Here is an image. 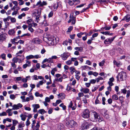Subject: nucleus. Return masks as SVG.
Masks as SVG:
<instances>
[{"label": "nucleus", "mask_w": 130, "mask_h": 130, "mask_svg": "<svg viewBox=\"0 0 130 130\" xmlns=\"http://www.w3.org/2000/svg\"><path fill=\"white\" fill-rule=\"evenodd\" d=\"M127 77L126 73L123 71L119 73L116 77L118 81H120L119 78L120 79L121 81L125 80Z\"/></svg>", "instance_id": "nucleus-1"}, {"label": "nucleus", "mask_w": 130, "mask_h": 130, "mask_svg": "<svg viewBox=\"0 0 130 130\" xmlns=\"http://www.w3.org/2000/svg\"><path fill=\"white\" fill-rule=\"evenodd\" d=\"M41 12L39 11V10L37 9H35L33 11L32 13V17L35 18L36 21L37 22L39 20V18L40 17V14Z\"/></svg>", "instance_id": "nucleus-2"}, {"label": "nucleus", "mask_w": 130, "mask_h": 130, "mask_svg": "<svg viewBox=\"0 0 130 130\" xmlns=\"http://www.w3.org/2000/svg\"><path fill=\"white\" fill-rule=\"evenodd\" d=\"M90 113L88 109H86L81 113V116L83 118L87 119L89 117Z\"/></svg>", "instance_id": "nucleus-3"}, {"label": "nucleus", "mask_w": 130, "mask_h": 130, "mask_svg": "<svg viewBox=\"0 0 130 130\" xmlns=\"http://www.w3.org/2000/svg\"><path fill=\"white\" fill-rule=\"evenodd\" d=\"M116 37V36H115L111 38L107 39L104 41V43L106 44H110L115 38Z\"/></svg>", "instance_id": "nucleus-4"}, {"label": "nucleus", "mask_w": 130, "mask_h": 130, "mask_svg": "<svg viewBox=\"0 0 130 130\" xmlns=\"http://www.w3.org/2000/svg\"><path fill=\"white\" fill-rule=\"evenodd\" d=\"M23 107V105L20 103L17 104H14L12 106V109L13 110H17L19 109L20 108H21Z\"/></svg>", "instance_id": "nucleus-5"}, {"label": "nucleus", "mask_w": 130, "mask_h": 130, "mask_svg": "<svg viewBox=\"0 0 130 130\" xmlns=\"http://www.w3.org/2000/svg\"><path fill=\"white\" fill-rule=\"evenodd\" d=\"M70 54L68 53H64L63 54H61V56L62 57V59L63 60H66L69 56Z\"/></svg>", "instance_id": "nucleus-6"}, {"label": "nucleus", "mask_w": 130, "mask_h": 130, "mask_svg": "<svg viewBox=\"0 0 130 130\" xmlns=\"http://www.w3.org/2000/svg\"><path fill=\"white\" fill-rule=\"evenodd\" d=\"M89 126V124L87 122H84L82 125V128L83 129L88 128Z\"/></svg>", "instance_id": "nucleus-7"}, {"label": "nucleus", "mask_w": 130, "mask_h": 130, "mask_svg": "<svg viewBox=\"0 0 130 130\" xmlns=\"http://www.w3.org/2000/svg\"><path fill=\"white\" fill-rule=\"evenodd\" d=\"M69 125L71 126V127H73L77 126V123L73 120H71L68 123Z\"/></svg>", "instance_id": "nucleus-8"}, {"label": "nucleus", "mask_w": 130, "mask_h": 130, "mask_svg": "<svg viewBox=\"0 0 130 130\" xmlns=\"http://www.w3.org/2000/svg\"><path fill=\"white\" fill-rule=\"evenodd\" d=\"M32 107L33 108V112H36L37 111V109L40 108V106L38 104H35L32 105Z\"/></svg>", "instance_id": "nucleus-9"}, {"label": "nucleus", "mask_w": 130, "mask_h": 130, "mask_svg": "<svg viewBox=\"0 0 130 130\" xmlns=\"http://www.w3.org/2000/svg\"><path fill=\"white\" fill-rule=\"evenodd\" d=\"M26 63L23 65V68L24 69H25L27 67H30L31 65V62L30 61L28 60H27L26 61Z\"/></svg>", "instance_id": "nucleus-10"}, {"label": "nucleus", "mask_w": 130, "mask_h": 130, "mask_svg": "<svg viewBox=\"0 0 130 130\" xmlns=\"http://www.w3.org/2000/svg\"><path fill=\"white\" fill-rule=\"evenodd\" d=\"M48 40V43L53 45L54 44V39L52 37H48V38H46Z\"/></svg>", "instance_id": "nucleus-11"}, {"label": "nucleus", "mask_w": 130, "mask_h": 130, "mask_svg": "<svg viewBox=\"0 0 130 130\" xmlns=\"http://www.w3.org/2000/svg\"><path fill=\"white\" fill-rule=\"evenodd\" d=\"M33 42L36 44H39L40 41V39L38 38H34L32 40Z\"/></svg>", "instance_id": "nucleus-12"}, {"label": "nucleus", "mask_w": 130, "mask_h": 130, "mask_svg": "<svg viewBox=\"0 0 130 130\" xmlns=\"http://www.w3.org/2000/svg\"><path fill=\"white\" fill-rule=\"evenodd\" d=\"M27 23L29 25V27H32V26L33 21L31 19L28 20L27 21Z\"/></svg>", "instance_id": "nucleus-13"}, {"label": "nucleus", "mask_w": 130, "mask_h": 130, "mask_svg": "<svg viewBox=\"0 0 130 130\" xmlns=\"http://www.w3.org/2000/svg\"><path fill=\"white\" fill-rule=\"evenodd\" d=\"M92 112L93 113L94 119H97L100 116L99 114L97 113L95 111H92Z\"/></svg>", "instance_id": "nucleus-14"}, {"label": "nucleus", "mask_w": 130, "mask_h": 130, "mask_svg": "<svg viewBox=\"0 0 130 130\" xmlns=\"http://www.w3.org/2000/svg\"><path fill=\"white\" fill-rule=\"evenodd\" d=\"M114 64L116 66L118 67H120L122 65L121 63L119 61H117L115 60H114L113 61Z\"/></svg>", "instance_id": "nucleus-15"}, {"label": "nucleus", "mask_w": 130, "mask_h": 130, "mask_svg": "<svg viewBox=\"0 0 130 130\" xmlns=\"http://www.w3.org/2000/svg\"><path fill=\"white\" fill-rule=\"evenodd\" d=\"M124 20L127 22H128L130 21V15H126L124 17V18L122 19L121 20L123 21Z\"/></svg>", "instance_id": "nucleus-16"}, {"label": "nucleus", "mask_w": 130, "mask_h": 130, "mask_svg": "<svg viewBox=\"0 0 130 130\" xmlns=\"http://www.w3.org/2000/svg\"><path fill=\"white\" fill-rule=\"evenodd\" d=\"M15 31L14 29H11L9 30L8 33L10 35H15Z\"/></svg>", "instance_id": "nucleus-17"}, {"label": "nucleus", "mask_w": 130, "mask_h": 130, "mask_svg": "<svg viewBox=\"0 0 130 130\" xmlns=\"http://www.w3.org/2000/svg\"><path fill=\"white\" fill-rule=\"evenodd\" d=\"M80 91L81 92H83L85 93H88L89 92V89L87 88H82L80 89Z\"/></svg>", "instance_id": "nucleus-18"}, {"label": "nucleus", "mask_w": 130, "mask_h": 130, "mask_svg": "<svg viewBox=\"0 0 130 130\" xmlns=\"http://www.w3.org/2000/svg\"><path fill=\"white\" fill-rule=\"evenodd\" d=\"M40 126V122H38L37 124L36 127H34L33 128V130H39V128Z\"/></svg>", "instance_id": "nucleus-19"}, {"label": "nucleus", "mask_w": 130, "mask_h": 130, "mask_svg": "<svg viewBox=\"0 0 130 130\" xmlns=\"http://www.w3.org/2000/svg\"><path fill=\"white\" fill-rule=\"evenodd\" d=\"M124 97L122 96H120L119 97L118 99L120 101V102L121 103V105L123 104V103L124 102Z\"/></svg>", "instance_id": "nucleus-20"}, {"label": "nucleus", "mask_w": 130, "mask_h": 130, "mask_svg": "<svg viewBox=\"0 0 130 130\" xmlns=\"http://www.w3.org/2000/svg\"><path fill=\"white\" fill-rule=\"evenodd\" d=\"M42 27L44 26H46L48 25V23H47V22L46 20L44 21L42 23Z\"/></svg>", "instance_id": "nucleus-21"}, {"label": "nucleus", "mask_w": 130, "mask_h": 130, "mask_svg": "<svg viewBox=\"0 0 130 130\" xmlns=\"http://www.w3.org/2000/svg\"><path fill=\"white\" fill-rule=\"evenodd\" d=\"M10 18L11 22L12 23H14L16 22V20L15 18L12 17L10 16Z\"/></svg>", "instance_id": "nucleus-22"}, {"label": "nucleus", "mask_w": 130, "mask_h": 130, "mask_svg": "<svg viewBox=\"0 0 130 130\" xmlns=\"http://www.w3.org/2000/svg\"><path fill=\"white\" fill-rule=\"evenodd\" d=\"M106 111L104 109H102L101 110V113L103 116L104 115H105L106 114Z\"/></svg>", "instance_id": "nucleus-23"}, {"label": "nucleus", "mask_w": 130, "mask_h": 130, "mask_svg": "<svg viewBox=\"0 0 130 130\" xmlns=\"http://www.w3.org/2000/svg\"><path fill=\"white\" fill-rule=\"evenodd\" d=\"M25 14L24 13H23L19 15L18 17V18L19 19H21L23 17H25Z\"/></svg>", "instance_id": "nucleus-24"}, {"label": "nucleus", "mask_w": 130, "mask_h": 130, "mask_svg": "<svg viewBox=\"0 0 130 130\" xmlns=\"http://www.w3.org/2000/svg\"><path fill=\"white\" fill-rule=\"evenodd\" d=\"M112 98L113 100H117L118 99V96L116 94H114L112 95Z\"/></svg>", "instance_id": "nucleus-25"}, {"label": "nucleus", "mask_w": 130, "mask_h": 130, "mask_svg": "<svg viewBox=\"0 0 130 130\" xmlns=\"http://www.w3.org/2000/svg\"><path fill=\"white\" fill-rule=\"evenodd\" d=\"M20 117L21 118V120L23 121H25V120L26 116L25 115H23L22 114H21Z\"/></svg>", "instance_id": "nucleus-26"}, {"label": "nucleus", "mask_w": 130, "mask_h": 130, "mask_svg": "<svg viewBox=\"0 0 130 130\" xmlns=\"http://www.w3.org/2000/svg\"><path fill=\"white\" fill-rule=\"evenodd\" d=\"M34 55H30L26 57V59L28 60L31 59H33Z\"/></svg>", "instance_id": "nucleus-27"}, {"label": "nucleus", "mask_w": 130, "mask_h": 130, "mask_svg": "<svg viewBox=\"0 0 130 130\" xmlns=\"http://www.w3.org/2000/svg\"><path fill=\"white\" fill-rule=\"evenodd\" d=\"M6 37L4 35H1L0 36V39H1V40L2 41V42L4 40L6 39Z\"/></svg>", "instance_id": "nucleus-28"}, {"label": "nucleus", "mask_w": 130, "mask_h": 130, "mask_svg": "<svg viewBox=\"0 0 130 130\" xmlns=\"http://www.w3.org/2000/svg\"><path fill=\"white\" fill-rule=\"evenodd\" d=\"M68 2L69 5L72 6L73 5H74V2L70 0H68Z\"/></svg>", "instance_id": "nucleus-29"}, {"label": "nucleus", "mask_w": 130, "mask_h": 130, "mask_svg": "<svg viewBox=\"0 0 130 130\" xmlns=\"http://www.w3.org/2000/svg\"><path fill=\"white\" fill-rule=\"evenodd\" d=\"M10 16H8L6 18L3 19V21L5 22L9 21V20H10Z\"/></svg>", "instance_id": "nucleus-30"}, {"label": "nucleus", "mask_w": 130, "mask_h": 130, "mask_svg": "<svg viewBox=\"0 0 130 130\" xmlns=\"http://www.w3.org/2000/svg\"><path fill=\"white\" fill-rule=\"evenodd\" d=\"M75 50H78V51H80V52H82L83 50V48L82 47H75L74 48Z\"/></svg>", "instance_id": "nucleus-31"}, {"label": "nucleus", "mask_w": 130, "mask_h": 130, "mask_svg": "<svg viewBox=\"0 0 130 130\" xmlns=\"http://www.w3.org/2000/svg\"><path fill=\"white\" fill-rule=\"evenodd\" d=\"M54 9H55V10H56L59 6V5L57 3V4H54L53 6Z\"/></svg>", "instance_id": "nucleus-32"}, {"label": "nucleus", "mask_w": 130, "mask_h": 130, "mask_svg": "<svg viewBox=\"0 0 130 130\" xmlns=\"http://www.w3.org/2000/svg\"><path fill=\"white\" fill-rule=\"evenodd\" d=\"M33 79L34 80H37L38 78L41 79V76H38V78H37V76L36 75H34L33 76Z\"/></svg>", "instance_id": "nucleus-33"}, {"label": "nucleus", "mask_w": 130, "mask_h": 130, "mask_svg": "<svg viewBox=\"0 0 130 130\" xmlns=\"http://www.w3.org/2000/svg\"><path fill=\"white\" fill-rule=\"evenodd\" d=\"M109 32L108 31H106L105 32H101V33L105 35H108L109 34Z\"/></svg>", "instance_id": "nucleus-34"}, {"label": "nucleus", "mask_w": 130, "mask_h": 130, "mask_svg": "<svg viewBox=\"0 0 130 130\" xmlns=\"http://www.w3.org/2000/svg\"><path fill=\"white\" fill-rule=\"evenodd\" d=\"M13 124L12 125L15 126L18 123V122L17 121L14 120H12Z\"/></svg>", "instance_id": "nucleus-35"}, {"label": "nucleus", "mask_w": 130, "mask_h": 130, "mask_svg": "<svg viewBox=\"0 0 130 130\" xmlns=\"http://www.w3.org/2000/svg\"><path fill=\"white\" fill-rule=\"evenodd\" d=\"M1 56L3 59L5 60L6 59V55L4 53L2 54L1 55Z\"/></svg>", "instance_id": "nucleus-36"}, {"label": "nucleus", "mask_w": 130, "mask_h": 130, "mask_svg": "<svg viewBox=\"0 0 130 130\" xmlns=\"http://www.w3.org/2000/svg\"><path fill=\"white\" fill-rule=\"evenodd\" d=\"M73 27L72 26H70L68 28V30L67 31V32H70L73 29Z\"/></svg>", "instance_id": "nucleus-37"}, {"label": "nucleus", "mask_w": 130, "mask_h": 130, "mask_svg": "<svg viewBox=\"0 0 130 130\" xmlns=\"http://www.w3.org/2000/svg\"><path fill=\"white\" fill-rule=\"evenodd\" d=\"M18 59L17 58L15 57V58H13V59H12V61L13 62V63H17L18 61Z\"/></svg>", "instance_id": "nucleus-38"}, {"label": "nucleus", "mask_w": 130, "mask_h": 130, "mask_svg": "<svg viewBox=\"0 0 130 130\" xmlns=\"http://www.w3.org/2000/svg\"><path fill=\"white\" fill-rule=\"evenodd\" d=\"M7 115V113L5 112H3L2 113H0V116H6Z\"/></svg>", "instance_id": "nucleus-39"}, {"label": "nucleus", "mask_w": 130, "mask_h": 130, "mask_svg": "<svg viewBox=\"0 0 130 130\" xmlns=\"http://www.w3.org/2000/svg\"><path fill=\"white\" fill-rule=\"evenodd\" d=\"M47 4V3L46 2L43 1L42 2H41V7L44 5H46Z\"/></svg>", "instance_id": "nucleus-40"}, {"label": "nucleus", "mask_w": 130, "mask_h": 130, "mask_svg": "<svg viewBox=\"0 0 130 130\" xmlns=\"http://www.w3.org/2000/svg\"><path fill=\"white\" fill-rule=\"evenodd\" d=\"M69 69L71 71V72H74L75 71V68L72 67H70Z\"/></svg>", "instance_id": "nucleus-41"}, {"label": "nucleus", "mask_w": 130, "mask_h": 130, "mask_svg": "<svg viewBox=\"0 0 130 130\" xmlns=\"http://www.w3.org/2000/svg\"><path fill=\"white\" fill-rule=\"evenodd\" d=\"M10 98L12 100H14L15 98V95L14 94H11L10 96Z\"/></svg>", "instance_id": "nucleus-42"}, {"label": "nucleus", "mask_w": 130, "mask_h": 130, "mask_svg": "<svg viewBox=\"0 0 130 130\" xmlns=\"http://www.w3.org/2000/svg\"><path fill=\"white\" fill-rule=\"evenodd\" d=\"M44 78L42 76H41V85L44 83L45 82L46 80H44Z\"/></svg>", "instance_id": "nucleus-43"}, {"label": "nucleus", "mask_w": 130, "mask_h": 130, "mask_svg": "<svg viewBox=\"0 0 130 130\" xmlns=\"http://www.w3.org/2000/svg\"><path fill=\"white\" fill-rule=\"evenodd\" d=\"M96 80L94 79H91L90 81V84H94L95 83Z\"/></svg>", "instance_id": "nucleus-44"}, {"label": "nucleus", "mask_w": 130, "mask_h": 130, "mask_svg": "<svg viewBox=\"0 0 130 130\" xmlns=\"http://www.w3.org/2000/svg\"><path fill=\"white\" fill-rule=\"evenodd\" d=\"M18 12V11H17L14 10V11L12 13V15H16Z\"/></svg>", "instance_id": "nucleus-45"}, {"label": "nucleus", "mask_w": 130, "mask_h": 130, "mask_svg": "<svg viewBox=\"0 0 130 130\" xmlns=\"http://www.w3.org/2000/svg\"><path fill=\"white\" fill-rule=\"evenodd\" d=\"M29 9V8L28 7H26L24 8H22L21 9V10L22 11H27Z\"/></svg>", "instance_id": "nucleus-46"}, {"label": "nucleus", "mask_w": 130, "mask_h": 130, "mask_svg": "<svg viewBox=\"0 0 130 130\" xmlns=\"http://www.w3.org/2000/svg\"><path fill=\"white\" fill-rule=\"evenodd\" d=\"M66 64L68 65H70L72 63V62H71V60H69L66 62Z\"/></svg>", "instance_id": "nucleus-47"}, {"label": "nucleus", "mask_w": 130, "mask_h": 130, "mask_svg": "<svg viewBox=\"0 0 130 130\" xmlns=\"http://www.w3.org/2000/svg\"><path fill=\"white\" fill-rule=\"evenodd\" d=\"M23 52V51L22 50H21L20 51L16 54V56H19L20 55H19V54H21Z\"/></svg>", "instance_id": "nucleus-48"}, {"label": "nucleus", "mask_w": 130, "mask_h": 130, "mask_svg": "<svg viewBox=\"0 0 130 130\" xmlns=\"http://www.w3.org/2000/svg\"><path fill=\"white\" fill-rule=\"evenodd\" d=\"M94 3V2L93 1H92L88 5V8H89L90 7V6H92L93 5Z\"/></svg>", "instance_id": "nucleus-49"}, {"label": "nucleus", "mask_w": 130, "mask_h": 130, "mask_svg": "<svg viewBox=\"0 0 130 130\" xmlns=\"http://www.w3.org/2000/svg\"><path fill=\"white\" fill-rule=\"evenodd\" d=\"M53 108H51L48 111V112L49 114H51L53 112Z\"/></svg>", "instance_id": "nucleus-50"}, {"label": "nucleus", "mask_w": 130, "mask_h": 130, "mask_svg": "<svg viewBox=\"0 0 130 130\" xmlns=\"http://www.w3.org/2000/svg\"><path fill=\"white\" fill-rule=\"evenodd\" d=\"M17 41L16 39L14 38L13 39H11V41L12 44H14L15 43V41Z\"/></svg>", "instance_id": "nucleus-51"}, {"label": "nucleus", "mask_w": 130, "mask_h": 130, "mask_svg": "<svg viewBox=\"0 0 130 130\" xmlns=\"http://www.w3.org/2000/svg\"><path fill=\"white\" fill-rule=\"evenodd\" d=\"M53 14V12L52 11H51L48 14V17H52Z\"/></svg>", "instance_id": "nucleus-52"}, {"label": "nucleus", "mask_w": 130, "mask_h": 130, "mask_svg": "<svg viewBox=\"0 0 130 130\" xmlns=\"http://www.w3.org/2000/svg\"><path fill=\"white\" fill-rule=\"evenodd\" d=\"M104 27L105 28V30H108L111 28V27L110 26L106 27V26Z\"/></svg>", "instance_id": "nucleus-53"}, {"label": "nucleus", "mask_w": 130, "mask_h": 130, "mask_svg": "<svg viewBox=\"0 0 130 130\" xmlns=\"http://www.w3.org/2000/svg\"><path fill=\"white\" fill-rule=\"evenodd\" d=\"M80 3V1L79 0H75L74 2V5H77Z\"/></svg>", "instance_id": "nucleus-54"}, {"label": "nucleus", "mask_w": 130, "mask_h": 130, "mask_svg": "<svg viewBox=\"0 0 130 130\" xmlns=\"http://www.w3.org/2000/svg\"><path fill=\"white\" fill-rule=\"evenodd\" d=\"M109 104H111L112 102V100L111 99H109L107 100Z\"/></svg>", "instance_id": "nucleus-55"}, {"label": "nucleus", "mask_w": 130, "mask_h": 130, "mask_svg": "<svg viewBox=\"0 0 130 130\" xmlns=\"http://www.w3.org/2000/svg\"><path fill=\"white\" fill-rule=\"evenodd\" d=\"M104 62H105V61H104V60L102 61L101 62H100L99 63V65L100 66H103Z\"/></svg>", "instance_id": "nucleus-56"}, {"label": "nucleus", "mask_w": 130, "mask_h": 130, "mask_svg": "<svg viewBox=\"0 0 130 130\" xmlns=\"http://www.w3.org/2000/svg\"><path fill=\"white\" fill-rule=\"evenodd\" d=\"M11 12V10H9L7 12H6V13L7 15H8L10 14Z\"/></svg>", "instance_id": "nucleus-57"}, {"label": "nucleus", "mask_w": 130, "mask_h": 130, "mask_svg": "<svg viewBox=\"0 0 130 130\" xmlns=\"http://www.w3.org/2000/svg\"><path fill=\"white\" fill-rule=\"evenodd\" d=\"M45 101L46 102H49L50 101V99L48 97H46L45 98Z\"/></svg>", "instance_id": "nucleus-58"}, {"label": "nucleus", "mask_w": 130, "mask_h": 130, "mask_svg": "<svg viewBox=\"0 0 130 130\" xmlns=\"http://www.w3.org/2000/svg\"><path fill=\"white\" fill-rule=\"evenodd\" d=\"M97 119L98 120V121L99 122H101L103 120V118H101L100 116Z\"/></svg>", "instance_id": "nucleus-59"}, {"label": "nucleus", "mask_w": 130, "mask_h": 130, "mask_svg": "<svg viewBox=\"0 0 130 130\" xmlns=\"http://www.w3.org/2000/svg\"><path fill=\"white\" fill-rule=\"evenodd\" d=\"M70 19L72 21L75 19V18L72 15L70 16Z\"/></svg>", "instance_id": "nucleus-60"}, {"label": "nucleus", "mask_w": 130, "mask_h": 130, "mask_svg": "<svg viewBox=\"0 0 130 130\" xmlns=\"http://www.w3.org/2000/svg\"><path fill=\"white\" fill-rule=\"evenodd\" d=\"M78 96L79 97H80L81 96H83L84 95V94L83 93L79 92L78 94Z\"/></svg>", "instance_id": "nucleus-61"}, {"label": "nucleus", "mask_w": 130, "mask_h": 130, "mask_svg": "<svg viewBox=\"0 0 130 130\" xmlns=\"http://www.w3.org/2000/svg\"><path fill=\"white\" fill-rule=\"evenodd\" d=\"M22 79V77H18L16 78V80L18 81Z\"/></svg>", "instance_id": "nucleus-62"}, {"label": "nucleus", "mask_w": 130, "mask_h": 130, "mask_svg": "<svg viewBox=\"0 0 130 130\" xmlns=\"http://www.w3.org/2000/svg\"><path fill=\"white\" fill-rule=\"evenodd\" d=\"M31 27H29V28H28V30L29 31H30V32H33L34 31V30Z\"/></svg>", "instance_id": "nucleus-63"}, {"label": "nucleus", "mask_w": 130, "mask_h": 130, "mask_svg": "<svg viewBox=\"0 0 130 130\" xmlns=\"http://www.w3.org/2000/svg\"><path fill=\"white\" fill-rule=\"evenodd\" d=\"M98 33H95L93 34L92 35L93 37H95L98 36Z\"/></svg>", "instance_id": "nucleus-64"}]
</instances>
